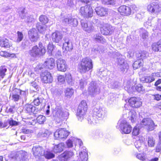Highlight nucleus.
<instances>
[{
	"instance_id": "nucleus-1",
	"label": "nucleus",
	"mask_w": 161,
	"mask_h": 161,
	"mask_svg": "<svg viewBox=\"0 0 161 161\" xmlns=\"http://www.w3.org/2000/svg\"><path fill=\"white\" fill-rule=\"evenodd\" d=\"M93 68L92 60L89 58H83L79 64L78 69L81 74H84Z\"/></svg>"
},
{
	"instance_id": "nucleus-2",
	"label": "nucleus",
	"mask_w": 161,
	"mask_h": 161,
	"mask_svg": "<svg viewBox=\"0 0 161 161\" xmlns=\"http://www.w3.org/2000/svg\"><path fill=\"white\" fill-rule=\"evenodd\" d=\"M29 53L31 57H38L43 56L45 53L46 49L42 43H39L38 46H34Z\"/></svg>"
},
{
	"instance_id": "nucleus-3",
	"label": "nucleus",
	"mask_w": 161,
	"mask_h": 161,
	"mask_svg": "<svg viewBox=\"0 0 161 161\" xmlns=\"http://www.w3.org/2000/svg\"><path fill=\"white\" fill-rule=\"evenodd\" d=\"M69 115L67 111H64L62 108L60 107L55 108L53 112V115L54 117L56 122L58 123H60Z\"/></svg>"
},
{
	"instance_id": "nucleus-4",
	"label": "nucleus",
	"mask_w": 161,
	"mask_h": 161,
	"mask_svg": "<svg viewBox=\"0 0 161 161\" xmlns=\"http://www.w3.org/2000/svg\"><path fill=\"white\" fill-rule=\"evenodd\" d=\"M87 105L86 102L84 101H81L78 107L77 116L78 120L81 121L84 118L87 110Z\"/></svg>"
},
{
	"instance_id": "nucleus-5",
	"label": "nucleus",
	"mask_w": 161,
	"mask_h": 161,
	"mask_svg": "<svg viewBox=\"0 0 161 161\" xmlns=\"http://www.w3.org/2000/svg\"><path fill=\"white\" fill-rule=\"evenodd\" d=\"M93 9L89 5L82 7L80 9V14L85 18H88L92 17L93 16Z\"/></svg>"
},
{
	"instance_id": "nucleus-6",
	"label": "nucleus",
	"mask_w": 161,
	"mask_h": 161,
	"mask_svg": "<svg viewBox=\"0 0 161 161\" xmlns=\"http://www.w3.org/2000/svg\"><path fill=\"white\" fill-rule=\"evenodd\" d=\"M100 25L98 26L101 28V31L103 34L108 35L111 34L114 30V28L110 25L107 24H104L103 22H101Z\"/></svg>"
},
{
	"instance_id": "nucleus-7",
	"label": "nucleus",
	"mask_w": 161,
	"mask_h": 161,
	"mask_svg": "<svg viewBox=\"0 0 161 161\" xmlns=\"http://www.w3.org/2000/svg\"><path fill=\"white\" fill-rule=\"evenodd\" d=\"M90 95L94 96L98 94L100 92V88L99 84L96 82L92 81L90 84L88 88Z\"/></svg>"
},
{
	"instance_id": "nucleus-8",
	"label": "nucleus",
	"mask_w": 161,
	"mask_h": 161,
	"mask_svg": "<svg viewBox=\"0 0 161 161\" xmlns=\"http://www.w3.org/2000/svg\"><path fill=\"white\" fill-rule=\"evenodd\" d=\"M136 8L134 5L129 7L125 5L120 6L118 9V11L122 15L128 16L130 15L132 12V8Z\"/></svg>"
},
{
	"instance_id": "nucleus-9",
	"label": "nucleus",
	"mask_w": 161,
	"mask_h": 161,
	"mask_svg": "<svg viewBox=\"0 0 161 161\" xmlns=\"http://www.w3.org/2000/svg\"><path fill=\"white\" fill-rule=\"evenodd\" d=\"M119 126L122 134H129L131 131V125L129 124L125 120H123L120 121Z\"/></svg>"
},
{
	"instance_id": "nucleus-10",
	"label": "nucleus",
	"mask_w": 161,
	"mask_h": 161,
	"mask_svg": "<svg viewBox=\"0 0 161 161\" xmlns=\"http://www.w3.org/2000/svg\"><path fill=\"white\" fill-rule=\"evenodd\" d=\"M19 16L22 19H24L25 22L27 23L32 22L34 21V19L33 16L28 15L25 13V8H21L19 12Z\"/></svg>"
},
{
	"instance_id": "nucleus-11",
	"label": "nucleus",
	"mask_w": 161,
	"mask_h": 161,
	"mask_svg": "<svg viewBox=\"0 0 161 161\" xmlns=\"http://www.w3.org/2000/svg\"><path fill=\"white\" fill-rule=\"evenodd\" d=\"M147 9L151 13H156L161 11V6L157 3L153 2L147 5Z\"/></svg>"
},
{
	"instance_id": "nucleus-12",
	"label": "nucleus",
	"mask_w": 161,
	"mask_h": 161,
	"mask_svg": "<svg viewBox=\"0 0 161 161\" xmlns=\"http://www.w3.org/2000/svg\"><path fill=\"white\" fill-rule=\"evenodd\" d=\"M69 134V132L64 128L57 130L54 133V136L56 138L61 139L66 138Z\"/></svg>"
},
{
	"instance_id": "nucleus-13",
	"label": "nucleus",
	"mask_w": 161,
	"mask_h": 161,
	"mask_svg": "<svg viewBox=\"0 0 161 161\" xmlns=\"http://www.w3.org/2000/svg\"><path fill=\"white\" fill-rule=\"evenodd\" d=\"M33 154L36 158L43 156L45 153V149L43 147L39 146L33 147L32 148Z\"/></svg>"
},
{
	"instance_id": "nucleus-14",
	"label": "nucleus",
	"mask_w": 161,
	"mask_h": 161,
	"mask_svg": "<svg viewBox=\"0 0 161 161\" xmlns=\"http://www.w3.org/2000/svg\"><path fill=\"white\" fill-rule=\"evenodd\" d=\"M141 125H144L148 130H152L154 128V124L153 122L150 119L145 118L142 121Z\"/></svg>"
},
{
	"instance_id": "nucleus-15",
	"label": "nucleus",
	"mask_w": 161,
	"mask_h": 161,
	"mask_svg": "<svg viewBox=\"0 0 161 161\" xmlns=\"http://www.w3.org/2000/svg\"><path fill=\"white\" fill-rule=\"evenodd\" d=\"M28 34L29 39L32 42H36L39 38L37 31L34 28L30 29Z\"/></svg>"
},
{
	"instance_id": "nucleus-16",
	"label": "nucleus",
	"mask_w": 161,
	"mask_h": 161,
	"mask_svg": "<svg viewBox=\"0 0 161 161\" xmlns=\"http://www.w3.org/2000/svg\"><path fill=\"white\" fill-rule=\"evenodd\" d=\"M41 80L45 83H50L53 80L51 74L47 71H45L42 73L41 75Z\"/></svg>"
},
{
	"instance_id": "nucleus-17",
	"label": "nucleus",
	"mask_w": 161,
	"mask_h": 161,
	"mask_svg": "<svg viewBox=\"0 0 161 161\" xmlns=\"http://www.w3.org/2000/svg\"><path fill=\"white\" fill-rule=\"evenodd\" d=\"M139 97H132L130 98L129 102L130 105L132 107L138 108L140 107L142 104V102Z\"/></svg>"
},
{
	"instance_id": "nucleus-18",
	"label": "nucleus",
	"mask_w": 161,
	"mask_h": 161,
	"mask_svg": "<svg viewBox=\"0 0 161 161\" xmlns=\"http://www.w3.org/2000/svg\"><path fill=\"white\" fill-rule=\"evenodd\" d=\"M62 23L64 25H70L76 26L78 25V21L76 19L69 17L64 18L63 20Z\"/></svg>"
},
{
	"instance_id": "nucleus-19",
	"label": "nucleus",
	"mask_w": 161,
	"mask_h": 161,
	"mask_svg": "<svg viewBox=\"0 0 161 161\" xmlns=\"http://www.w3.org/2000/svg\"><path fill=\"white\" fill-rule=\"evenodd\" d=\"M154 76L161 77V73H153L150 76H146L142 78V81L146 83H151L155 80Z\"/></svg>"
},
{
	"instance_id": "nucleus-20",
	"label": "nucleus",
	"mask_w": 161,
	"mask_h": 161,
	"mask_svg": "<svg viewBox=\"0 0 161 161\" xmlns=\"http://www.w3.org/2000/svg\"><path fill=\"white\" fill-rule=\"evenodd\" d=\"M58 69L61 71H65L67 68V65L65 61L62 58H60L57 61Z\"/></svg>"
},
{
	"instance_id": "nucleus-21",
	"label": "nucleus",
	"mask_w": 161,
	"mask_h": 161,
	"mask_svg": "<svg viewBox=\"0 0 161 161\" xmlns=\"http://www.w3.org/2000/svg\"><path fill=\"white\" fill-rule=\"evenodd\" d=\"M24 110L26 112L31 114L32 113L34 114H37L39 111L38 108L33 106L32 105L30 104H26L24 107Z\"/></svg>"
},
{
	"instance_id": "nucleus-22",
	"label": "nucleus",
	"mask_w": 161,
	"mask_h": 161,
	"mask_svg": "<svg viewBox=\"0 0 161 161\" xmlns=\"http://www.w3.org/2000/svg\"><path fill=\"white\" fill-rule=\"evenodd\" d=\"M75 152V149L73 151H67L64 152L61 155L60 159L61 161H67L69 158L72 157Z\"/></svg>"
},
{
	"instance_id": "nucleus-23",
	"label": "nucleus",
	"mask_w": 161,
	"mask_h": 161,
	"mask_svg": "<svg viewBox=\"0 0 161 161\" xmlns=\"http://www.w3.org/2000/svg\"><path fill=\"white\" fill-rule=\"evenodd\" d=\"M64 42L63 48L67 51H71L73 49V45L71 42L67 37H65L64 39Z\"/></svg>"
},
{
	"instance_id": "nucleus-24",
	"label": "nucleus",
	"mask_w": 161,
	"mask_h": 161,
	"mask_svg": "<svg viewBox=\"0 0 161 161\" xmlns=\"http://www.w3.org/2000/svg\"><path fill=\"white\" fill-rule=\"evenodd\" d=\"M104 112L102 108L98 106L95 107L93 110V114L97 118H102L104 115Z\"/></svg>"
},
{
	"instance_id": "nucleus-25",
	"label": "nucleus",
	"mask_w": 161,
	"mask_h": 161,
	"mask_svg": "<svg viewBox=\"0 0 161 161\" xmlns=\"http://www.w3.org/2000/svg\"><path fill=\"white\" fill-rule=\"evenodd\" d=\"M81 23L83 29L85 31L90 33L93 31L94 27L91 23H86L84 22L83 20H81Z\"/></svg>"
},
{
	"instance_id": "nucleus-26",
	"label": "nucleus",
	"mask_w": 161,
	"mask_h": 161,
	"mask_svg": "<svg viewBox=\"0 0 161 161\" xmlns=\"http://www.w3.org/2000/svg\"><path fill=\"white\" fill-rule=\"evenodd\" d=\"M62 38V34L60 32L57 31L52 34V39L54 42L59 43L61 41Z\"/></svg>"
},
{
	"instance_id": "nucleus-27",
	"label": "nucleus",
	"mask_w": 161,
	"mask_h": 161,
	"mask_svg": "<svg viewBox=\"0 0 161 161\" xmlns=\"http://www.w3.org/2000/svg\"><path fill=\"white\" fill-rule=\"evenodd\" d=\"M44 65L46 68L50 69H53L55 66L54 59L53 58L47 59L44 63Z\"/></svg>"
},
{
	"instance_id": "nucleus-28",
	"label": "nucleus",
	"mask_w": 161,
	"mask_h": 161,
	"mask_svg": "<svg viewBox=\"0 0 161 161\" xmlns=\"http://www.w3.org/2000/svg\"><path fill=\"white\" fill-rule=\"evenodd\" d=\"M117 63L120 66V68L122 71H125V69H127L128 68V64L125 63L123 59L119 58H117Z\"/></svg>"
},
{
	"instance_id": "nucleus-29",
	"label": "nucleus",
	"mask_w": 161,
	"mask_h": 161,
	"mask_svg": "<svg viewBox=\"0 0 161 161\" xmlns=\"http://www.w3.org/2000/svg\"><path fill=\"white\" fill-rule=\"evenodd\" d=\"M64 148V144L63 143H61L58 145H54L53 151L55 153H60L63 150Z\"/></svg>"
},
{
	"instance_id": "nucleus-30",
	"label": "nucleus",
	"mask_w": 161,
	"mask_h": 161,
	"mask_svg": "<svg viewBox=\"0 0 161 161\" xmlns=\"http://www.w3.org/2000/svg\"><path fill=\"white\" fill-rule=\"evenodd\" d=\"M95 10L97 14L100 16H105L107 14V9L104 8L97 7L95 8Z\"/></svg>"
},
{
	"instance_id": "nucleus-31",
	"label": "nucleus",
	"mask_w": 161,
	"mask_h": 161,
	"mask_svg": "<svg viewBox=\"0 0 161 161\" xmlns=\"http://www.w3.org/2000/svg\"><path fill=\"white\" fill-rule=\"evenodd\" d=\"M51 134L50 131L45 130L39 131L37 134V136L40 138L48 137Z\"/></svg>"
},
{
	"instance_id": "nucleus-32",
	"label": "nucleus",
	"mask_w": 161,
	"mask_h": 161,
	"mask_svg": "<svg viewBox=\"0 0 161 161\" xmlns=\"http://www.w3.org/2000/svg\"><path fill=\"white\" fill-rule=\"evenodd\" d=\"M152 48L154 52H161V39L157 42L153 43L152 45Z\"/></svg>"
},
{
	"instance_id": "nucleus-33",
	"label": "nucleus",
	"mask_w": 161,
	"mask_h": 161,
	"mask_svg": "<svg viewBox=\"0 0 161 161\" xmlns=\"http://www.w3.org/2000/svg\"><path fill=\"white\" fill-rule=\"evenodd\" d=\"M80 157L82 161H86L88 159V153L86 150L84 148L79 153Z\"/></svg>"
},
{
	"instance_id": "nucleus-34",
	"label": "nucleus",
	"mask_w": 161,
	"mask_h": 161,
	"mask_svg": "<svg viewBox=\"0 0 161 161\" xmlns=\"http://www.w3.org/2000/svg\"><path fill=\"white\" fill-rule=\"evenodd\" d=\"M36 27L38 31L41 33L44 34L47 30V27L45 25H42L40 23H37Z\"/></svg>"
},
{
	"instance_id": "nucleus-35",
	"label": "nucleus",
	"mask_w": 161,
	"mask_h": 161,
	"mask_svg": "<svg viewBox=\"0 0 161 161\" xmlns=\"http://www.w3.org/2000/svg\"><path fill=\"white\" fill-rule=\"evenodd\" d=\"M148 56V53L145 51H141L137 54L136 57L138 59L141 60L145 59Z\"/></svg>"
},
{
	"instance_id": "nucleus-36",
	"label": "nucleus",
	"mask_w": 161,
	"mask_h": 161,
	"mask_svg": "<svg viewBox=\"0 0 161 161\" xmlns=\"http://www.w3.org/2000/svg\"><path fill=\"white\" fill-rule=\"evenodd\" d=\"M88 123L91 125H94L98 121V118L93 115L88 118Z\"/></svg>"
},
{
	"instance_id": "nucleus-37",
	"label": "nucleus",
	"mask_w": 161,
	"mask_h": 161,
	"mask_svg": "<svg viewBox=\"0 0 161 161\" xmlns=\"http://www.w3.org/2000/svg\"><path fill=\"white\" fill-rule=\"evenodd\" d=\"M64 93L67 98H70L74 94V90L72 88H67L65 90Z\"/></svg>"
},
{
	"instance_id": "nucleus-38",
	"label": "nucleus",
	"mask_w": 161,
	"mask_h": 161,
	"mask_svg": "<svg viewBox=\"0 0 161 161\" xmlns=\"http://www.w3.org/2000/svg\"><path fill=\"white\" fill-rule=\"evenodd\" d=\"M126 112L127 111L129 114H131L130 118V120L132 123L135 122L137 116L135 112L134 111H130L128 110H125Z\"/></svg>"
},
{
	"instance_id": "nucleus-39",
	"label": "nucleus",
	"mask_w": 161,
	"mask_h": 161,
	"mask_svg": "<svg viewBox=\"0 0 161 161\" xmlns=\"http://www.w3.org/2000/svg\"><path fill=\"white\" fill-rule=\"evenodd\" d=\"M0 46L6 48L9 47L8 40L6 39L1 40L0 41Z\"/></svg>"
},
{
	"instance_id": "nucleus-40",
	"label": "nucleus",
	"mask_w": 161,
	"mask_h": 161,
	"mask_svg": "<svg viewBox=\"0 0 161 161\" xmlns=\"http://www.w3.org/2000/svg\"><path fill=\"white\" fill-rule=\"evenodd\" d=\"M147 142L148 146L149 147H153L155 145V140L153 137L149 136L147 138Z\"/></svg>"
},
{
	"instance_id": "nucleus-41",
	"label": "nucleus",
	"mask_w": 161,
	"mask_h": 161,
	"mask_svg": "<svg viewBox=\"0 0 161 161\" xmlns=\"http://www.w3.org/2000/svg\"><path fill=\"white\" fill-rule=\"evenodd\" d=\"M45 116L42 115H40L36 118L37 122L40 124H43L46 121Z\"/></svg>"
},
{
	"instance_id": "nucleus-42",
	"label": "nucleus",
	"mask_w": 161,
	"mask_h": 161,
	"mask_svg": "<svg viewBox=\"0 0 161 161\" xmlns=\"http://www.w3.org/2000/svg\"><path fill=\"white\" fill-rule=\"evenodd\" d=\"M65 78L66 80L67 83L69 85H72L74 83L71 75L69 73H67L66 74Z\"/></svg>"
},
{
	"instance_id": "nucleus-43",
	"label": "nucleus",
	"mask_w": 161,
	"mask_h": 161,
	"mask_svg": "<svg viewBox=\"0 0 161 161\" xmlns=\"http://www.w3.org/2000/svg\"><path fill=\"white\" fill-rule=\"evenodd\" d=\"M94 41L97 42L103 43L105 42V39H103L102 37L99 35H94L93 36Z\"/></svg>"
},
{
	"instance_id": "nucleus-44",
	"label": "nucleus",
	"mask_w": 161,
	"mask_h": 161,
	"mask_svg": "<svg viewBox=\"0 0 161 161\" xmlns=\"http://www.w3.org/2000/svg\"><path fill=\"white\" fill-rule=\"evenodd\" d=\"M43 156L47 159L52 158L55 156L54 154L53 153L50 151H47L46 152H45V153H44Z\"/></svg>"
},
{
	"instance_id": "nucleus-45",
	"label": "nucleus",
	"mask_w": 161,
	"mask_h": 161,
	"mask_svg": "<svg viewBox=\"0 0 161 161\" xmlns=\"http://www.w3.org/2000/svg\"><path fill=\"white\" fill-rule=\"evenodd\" d=\"M39 20L42 24H47L48 21V19L46 16L45 15H41L40 16Z\"/></svg>"
},
{
	"instance_id": "nucleus-46",
	"label": "nucleus",
	"mask_w": 161,
	"mask_h": 161,
	"mask_svg": "<svg viewBox=\"0 0 161 161\" xmlns=\"http://www.w3.org/2000/svg\"><path fill=\"white\" fill-rule=\"evenodd\" d=\"M142 64V63L140 60H138L135 61L133 64V68L135 69H136L139 68Z\"/></svg>"
},
{
	"instance_id": "nucleus-47",
	"label": "nucleus",
	"mask_w": 161,
	"mask_h": 161,
	"mask_svg": "<svg viewBox=\"0 0 161 161\" xmlns=\"http://www.w3.org/2000/svg\"><path fill=\"white\" fill-rule=\"evenodd\" d=\"M17 37L16 40V42H19L23 39L24 36L22 32L19 31H18L17 33Z\"/></svg>"
},
{
	"instance_id": "nucleus-48",
	"label": "nucleus",
	"mask_w": 161,
	"mask_h": 161,
	"mask_svg": "<svg viewBox=\"0 0 161 161\" xmlns=\"http://www.w3.org/2000/svg\"><path fill=\"white\" fill-rule=\"evenodd\" d=\"M7 69L5 67H2L0 70V80L3 79L5 75V73Z\"/></svg>"
},
{
	"instance_id": "nucleus-49",
	"label": "nucleus",
	"mask_w": 161,
	"mask_h": 161,
	"mask_svg": "<svg viewBox=\"0 0 161 161\" xmlns=\"http://www.w3.org/2000/svg\"><path fill=\"white\" fill-rule=\"evenodd\" d=\"M42 97H38L37 98L35 99L33 101L34 104L36 106H38L42 102Z\"/></svg>"
},
{
	"instance_id": "nucleus-50",
	"label": "nucleus",
	"mask_w": 161,
	"mask_h": 161,
	"mask_svg": "<svg viewBox=\"0 0 161 161\" xmlns=\"http://www.w3.org/2000/svg\"><path fill=\"white\" fill-rule=\"evenodd\" d=\"M103 3L107 5H114L115 4L114 0H102Z\"/></svg>"
},
{
	"instance_id": "nucleus-51",
	"label": "nucleus",
	"mask_w": 161,
	"mask_h": 161,
	"mask_svg": "<svg viewBox=\"0 0 161 161\" xmlns=\"http://www.w3.org/2000/svg\"><path fill=\"white\" fill-rule=\"evenodd\" d=\"M74 139H75V137H72L67 141L66 144L68 147H72L73 142H75Z\"/></svg>"
},
{
	"instance_id": "nucleus-52",
	"label": "nucleus",
	"mask_w": 161,
	"mask_h": 161,
	"mask_svg": "<svg viewBox=\"0 0 161 161\" xmlns=\"http://www.w3.org/2000/svg\"><path fill=\"white\" fill-rule=\"evenodd\" d=\"M140 129L137 126H135L133 129L132 134V135L135 136H136L138 135L140 133Z\"/></svg>"
},
{
	"instance_id": "nucleus-53",
	"label": "nucleus",
	"mask_w": 161,
	"mask_h": 161,
	"mask_svg": "<svg viewBox=\"0 0 161 161\" xmlns=\"http://www.w3.org/2000/svg\"><path fill=\"white\" fill-rule=\"evenodd\" d=\"M8 124L10 125V120H7V121L3 123L0 121V128L6 127Z\"/></svg>"
},
{
	"instance_id": "nucleus-54",
	"label": "nucleus",
	"mask_w": 161,
	"mask_h": 161,
	"mask_svg": "<svg viewBox=\"0 0 161 161\" xmlns=\"http://www.w3.org/2000/svg\"><path fill=\"white\" fill-rule=\"evenodd\" d=\"M54 49V46L52 43H49L47 46V49L48 52L50 53H52Z\"/></svg>"
},
{
	"instance_id": "nucleus-55",
	"label": "nucleus",
	"mask_w": 161,
	"mask_h": 161,
	"mask_svg": "<svg viewBox=\"0 0 161 161\" xmlns=\"http://www.w3.org/2000/svg\"><path fill=\"white\" fill-rule=\"evenodd\" d=\"M119 86V83L116 81H112L110 83V87L112 88H117Z\"/></svg>"
},
{
	"instance_id": "nucleus-56",
	"label": "nucleus",
	"mask_w": 161,
	"mask_h": 161,
	"mask_svg": "<svg viewBox=\"0 0 161 161\" xmlns=\"http://www.w3.org/2000/svg\"><path fill=\"white\" fill-rule=\"evenodd\" d=\"M136 90L139 92H143L144 90V89L141 85H138L135 87Z\"/></svg>"
},
{
	"instance_id": "nucleus-57",
	"label": "nucleus",
	"mask_w": 161,
	"mask_h": 161,
	"mask_svg": "<svg viewBox=\"0 0 161 161\" xmlns=\"http://www.w3.org/2000/svg\"><path fill=\"white\" fill-rule=\"evenodd\" d=\"M22 132L24 134H30L32 133L33 131L32 130L27 128H23L22 129Z\"/></svg>"
},
{
	"instance_id": "nucleus-58",
	"label": "nucleus",
	"mask_w": 161,
	"mask_h": 161,
	"mask_svg": "<svg viewBox=\"0 0 161 161\" xmlns=\"http://www.w3.org/2000/svg\"><path fill=\"white\" fill-rule=\"evenodd\" d=\"M136 157L139 159L143 161L146 160V158L144 156V155L143 154H139L136 156Z\"/></svg>"
},
{
	"instance_id": "nucleus-59",
	"label": "nucleus",
	"mask_w": 161,
	"mask_h": 161,
	"mask_svg": "<svg viewBox=\"0 0 161 161\" xmlns=\"http://www.w3.org/2000/svg\"><path fill=\"white\" fill-rule=\"evenodd\" d=\"M58 82L61 83H63L65 81V78L63 76L60 75L58 76Z\"/></svg>"
},
{
	"instance_id": "nucleus-60",
	"label": "nucleus",
	"mask_w": 161,
	"mask_h": 161,
	"mask_svg": "<svg viewBox=\"0 0 161 161\" xmlns=\"http://www.w3.org/2000/svg\"><path fill=\"white\" fill-rule=\"evenodd\" d=\"M19 98V96L18 94H14L12 95L13 99L14 101H18Z\"/></svg>"
},
{
	"instance_id": "nucleus-61",
	"label": "nucleus",
	"mask_w": 161,
	"mask_h": 161,
	"mask_svg": "<svg viewBox=\"0 0 161 161\" xmlns=\"http://www.w3.org/2000/svg\"><path fill=\"white\" fill-rule=\"evenodd\" d=\"M89 43L86 40H84L82 42L83 47L85 48L87 47L89 45Z\"/></svg>"
},
{
	"instance_id": "nucleus-62",
	"label": "nucleus",
	"mask_w": 161,
	"mask_h": 161,
	"mask_svg": "<svg viewBox=\"0 0 161 161\" xmlns=\"http://www.w3.org/2000/svg\"><path fill=\"white\" fill-rule=\"evenodd\" d=\"M86 85V82L83 80H81L80 82V86L81 89H83L85 85Z\"/></svg>"
},
{
	"instance_id": "nucleus-63",
	"label": "nucleus",
	"mask_w": 161,
	"mask_h": 161,
	"mask_svg": "<svg viewBox=\"0 0 161 161\" xmlns=\"http://www.w3.org/2000/svg\"><path fill=\"white\" fill-rule=\"evenodd\" d=\"M161 150V142L158 144L156 148V152H160Z\"/></svg>"
},
{
	"instance_id": "nucleus-64",
	"label": "nucleus",
	"mask_w": 161,
	"mask_h": 161,
	"mask_svg": "<svg viewBox=\"0 0 161 161\" xmlns=\"http://www.w3.org/2000/svg\"><path fill=\"white\" fill-rule=\"evenodd\" d=\"M15 158L16 161H23V159L21 155H20L18 156L15 157Z\"/></svg>"
}]
</instances>
